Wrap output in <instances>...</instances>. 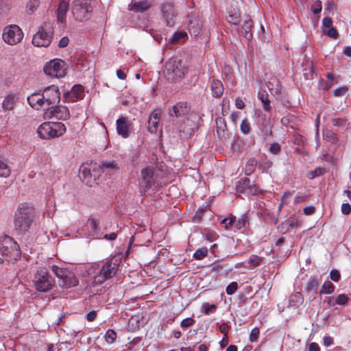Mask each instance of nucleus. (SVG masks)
Segmentation results:
<instances>
[{
    "mask_svg": "<svg viewBox=\"0 0 351 351\" xmlns=\"http://www.w3.org/2000/svg\"><path fill=\"white\" fill-rule=\"evenodd\" d=\"M34 210L26 204H21L14 214V230L23 234L29 229L34 221Z\"/></svg>",
    "mask_w": 351,
    "mask_h": 351,
    "instance_id": "nucleus-1",
    "label": "nucleus"
},
{
    "mask_svg": "<svg viewBox=\"0 0 351 351\" xmlns=\"http://www.w3.org/2000/svg\"><path fill=\"white\" fill-rule=\"evenodd\" d=\"M187 73V67L178 57H172L165 64L164 73L168 80L177 82L182 80Z\"/></svg>",
    "mask_w": 351,
    "mask_h": 351,
    "instance_id": "nucleus-2",
    "label": "nucleus"
},
{
    "mask_svg": "<svg viewBox=\"0 0 351 351\" xmlns=\"http://www.w3.org/2000/svg\"><path fill=\"white\" fill-rule=\"evenodd\" d=\"M51 270L57 277L60 287L69 289L78 285V279L72 270L66 267H60L57 265H53Z\"/></svg>",
    "mask_w": 351,
    "mask_h": 351,
    "instance_id": "nucleus-3",
    "label": "nucleus"
},
{
    "mask_svg": "<svg viewBox=\"0 0 351 351\" xmlns=\"http://www.w3.org/2000/svg\"><path fill=\"white\" fill-rule=\"evenodd\" d=\"M65 132L66 127L61 122H45L37 130L39 136L43 139L58 137Z\"/></svg>",
    "mask_w": 351,
    "mask_h": 351,
    "instance_id": "nucleus-4",
    "label": "nucleus"
},
{
    "mask_svg": "<svg viewBox=\"0 0 351 351\" xmlns=\"http://www.w3.org/2000/svg\"><path fill=\"white\" fill-rule=\"evenodd\" d=\"M120 265L118 258H110L103 263L99 273L95 276L94 282L101 284L112 278L117 274Z\"/></svg>",
    "mask_w": 351,
    "mask_h": 351,
    "instance_id": "nucleus-5",
    "label": "nucleus"
},
{
    "mask_svg": "<svg viewBox=\"0 0 351 351\" xmlns=\"http://www.w3.org/2000/svg\"><path fill=\"white\" fill-rule=\"evenodd\" d=\"M32 282L35 289L40 292H47L54 285V280L49 275L47 269L41 267L34 274Z\"/></svg>",
    "mask_w": 351,
    "mask_h": 351,
    "instance_id": "nucleus-6",
    "label": "nucleus"
},
{
    "mask_svg": "<svg viewBox=\"0 0 351 351\" xmlns=\"http://www.w3.org/2000/svg\"><path fill=\"white\" fill-rule=\"evenodd\" d=\"M72 14L76 21H85L90 19L93 12L90 0H73Z\"/></svg>",
    "mask_w": 351,
    "mask_h": 351,
    "instance_id": "nucleus-7",
    "label": "nucleus"
},
{
    "mask_svg": "<svg viewBox=\"0 0 351 351\" xmlns=\"http://www.w3.org/2000/svg\"><path fill=\"white\" fill-rule=\"evenodd\" d=\"M0 253L3 256L14 259L20 256L18 244L8 236L0 239Z\"/></svg>",
    "mask_w": 351,
    "mask_h": 351,
    "instance_id": "nucleus-8",
    "label": "nucleus"
},
{
    "mask_svg": "<svg viewBox=\"0 0 351 351\" xmlns=\"http://www.w3.org/2000/svg\"><path fill=\"white\" fill-rule=\"evenodd\" d=\"M23 37L21 29L16 25H10L4 27L2 38L5 43L14 45L20 43Z\"/></svg>",
    "mask_w": 351,
    "mask_h": 351,
    "instance_id": "nucleus-9",
    "label": "nucleus"
},
{
    "mask_svg": "<svg viewBox=\"0 0 351 351\" xmlns=\"http://www.w3.org/2000/svg\"><path fill=\"white\" fill-rule=\"evenodd\" d=\"M53 30L47 25L40 28L32 38V44L36 47H48L51 41Z\"/></svg>",
    "mask_w": 351,
    "mask_h": 351,
    "instance_id": "nucleus-10",
    "label": "nucleus"
},
{
    "mask_svg": "<svg viewBox=\"0 0 351 351\" xmlns=\"http://www.w3.org/2000/svg\"><path fill=\"white\" fill-rule=\"evenodd\" d=\"M44 73L53 77H62L65 75L64 62L54 59L47 62L43 68Z\"/></svg>",
    "mask_w": 351,
    "mask_h": 351,
    "instance_id": "nucleus-11",
    "label": "nucleus"
},
{
    "mask_svg": "<svg viewBox=\"0 0 351 351\" xmlns=\"http://www.w3.org/2000/svg\"><path fill=\"white\" fill-rule=\"evenodd\" d=\"M160 10L167 26L173 27L176 23V16L173 1H165L160 5Z\"/></svg>",
    "mask_w": 351,
    "mask_h": 351,
    "instance_id": "nucleus-12",
    "label": "nucleus"
},
{
    "mask_svg": "<svg viewBox=\"0 0 351 351\" xmlns=\"http://www.w3.org/2000/svg\"><path fill=\"white\" fill-rule=\"evenodd\" d=\"M186 23L191 35L196 36L200 34L203 25L197 12H192L190 14H188Z\"/></svg>",
    "mask_w": 351,
    "mask_h": 351,
    "instance_id": "nucleus-13",
    "label": "nucleus"
},
{
    "mask_svg": "<svg viewBox=\"0 0 351 351\" xmlns=\"http://www.w3.org/2000/svg\"><path fill=\"white\" fill-rule=\"evenodd\" d=\"M43 98H44L45 103L47 104V106L59 103L60 100V93L58 87L55 85H51L45 88L43 92Z\"/></svg>",
    "mask_w": 351,
    "mask_h": 351,
    "instance_id": "nucleus-14",
    "label": "nucleus"
},
{
    "mask_svg": "<svg viewBox=\"0 0 351 351\" xmlns=\"http://www.w3.org/2000/svg\"><path fill=\"white\" fill-rule=\"evenodd\" d=\"M155 183L154 179V169L151 167H147L141 170V181L140 185L142 191L145 193Z\"/></svg>",
    "mask_w": 351,
    "mask_h": 351,
    "instance_id": "nucleus-15",
    "label": "nucleus"
},
{
    "mask_svg": "<svg viewBox=\"0 0 351 351\" xmlns=\"http://www.w3.org/2000/svg\"><path fill=\"white\" fill-rule=\"evenodd\" d=\"M84 96V88L80 84L74 85L71 90L66 91L63 94V101L64 102H75L82 99Z\"/></svg>",
    "mask_w": 351,
    "mask_h": 351,
    "instance_id": "nucleus-16",
    "label": "nucleus"
},
{
    "mask_svg": "<svg viewBox=\"0 0 351 351\" xmlns=\"http://www.w3.org/2000/svg\"><path fill=\"white\" fill-rule=\"evenodd\" d=\"M99 177L97 175V171L93 169V171L87 167H83L80 170V178L83 182H85L87 185L92 186L93 183L96 181L97 178Z\"/></svg>",
    "mask_w": 351,
    "mask_h": 351,
    "instance_id": "nucleus-17",
    "label": "nucleus"
},
{
    "mask_svg": "<svg viewBox=\"0 0 351 351\" xmlns=\"http://www.w3.org/2000/svg\"><path fill=\"white\" fill-rule=\"evenodd\" d=\"M117 133L123 138H128L130 133L131 124L125 117H121L116 121Z\"/></svg>",
    "mask_w": 351,
    "mask_h": 351,
    "instance_id": "nucleus-18",
    "label": "nucleus"
},
{
    "mask_svg": "<svg viewBox=\"0 0 351 351\" xmlns=\"http://www.w3.org/2000/svg\"><path fill=\"white\" fill-rule=\"evenodd\" d=\"M188 111L189 108L186 102L180 101L169 109V112L171 117L175 116L176 118H179L185 115Z\"/></svg>",
    "mask_w": 351,
    "mask_h": 351,
    "instance_id": "nucleus-19",
    "label": "nucleus"
},
{
    "mask_svg": "<svg viewBox=\"0 0 351 351\" xmlns=\"http://www.w3.org/2000/svg\"><path fill=\"white\" fill-rule=\"evenodd\" d=\"M50 114L52 117L58 119L66 120L70 117V112L69 109L66 107L59 106H52L51 108Z\"/></svg>",
    "mask_w": 351,
    "mask_h": 351,
    "instance_id": "nucleus-20",
    "label": "nucleus"
},
{
    "mask_svg": "<svg viewBox=\"0 0 351 351\" xmlns=\"http://www.w3.org/2000/svg\"><path fill=\"white\" fill-rule=\"evenodd\" d=\"M246 190H249L250 193L255 195L258 193V189L255 185L250 184V180L249 178H245L239 180L237 185V191L240 192H245Z\"/></svg>",
    "mask_w": 351,
    "mask_h": 351,
    "instance_id": "nucleus-21",
    "label": "nucleus"
},
{
    "mask_svg": "<svg viewBox=\"0 0 351 351\" xmlns=\"http://www.w3.org/2000/svg\"><path fill=\"white\" fill-rule=\"evenodd\" d=\"M69 8V3L65 0H61L56 10L58 22L64 23L66 21V14Z\"/></svg>",
    "mask_w": 351,
    "mask_h": 351,
    "instance_id": "nucleus-22",
    "label": "nucleus"
},
{
    "mask_svg": "<svg viewBox=\"0 0 351 351\" xmlns=\"http://www.w3.org/2000/svg\"><path fill=\"white\" fill-rule=\"evenodd\" d=\"M266 85L272 95L278 96L281 95L282 86L276 77H271L266 83Z\"/></svg>",
    "mask_w": 351,
    "mask_h": 351,
    "instance_id": "nucleus-23",
    "label": "nucleus"
},
{
    "mask_svg": "<svg viewBox=\"0 0 351 351\" xmlns=\"http://www.w3.org/2000/svg\"><path fill=\"white\" fill-rule=\"evenodd\" d=\"M28 104L34 108L39 109L44 106L45 100L43 98V93L40 95L38 93H34L27 97Z\"/></svg>",
    "mask_w": 351,
    "mask_h": 351,
    "instance_id": "nucleus-24",
    "label": "nucleus"
},
{
    "mask_svg": "<svg viewBox=\"0 0 351 351\" xmlns=\"http://www.w3.org/2000/svg\"><path fill=\"white\" fill-rule=\"evenodd\" d=\"M217 133L221 138L226 137L227 135V125L225 119L223 117H217L215 120Z\"/></svg>",
    "mask_w": 351,
    "mask_h": 351,
    "instance_id": "nucleus-25",
    "label": "nucleus"
},
{
    "mask_svg": "<svg viewBox=\"0 0 351 351\" xmlns=\"http://www.w3.org/2000/svg\"><path fill=\"white\" fill-rule=\"evenodd\" d=\"M211 90L213 97H220L224 90L222 82L218 80H214L211 83Z\"/></svg>",
    "mask_w": 351,
    "mask_h": 351,
    "instance_id": "nucleus-26",
    "label": "nucleus"
},
{
    "mask_svg": "<svg viewBox=\"0 0 351 351\" xmlns=\"http://www.w3.org/2000/svg\"><path fill=\"white\" fill-rule=\"evenodd\" d=\"M151 5L152 3L149 1L147 0L141 1L134 3L130 8V10L136 12H143L148 10Z\"/></svg>",
    "mask_w": 351,
    "mask_h": 351,
    "instance_id": "nucleus-27",
    "label": "nucleus"
},
{
    "mask_svg": "<svg viewBox=\"0 0 351 351\" xmlns=\"http://www.w3.org/2000/svg\"><path fill=\"white\" fill-rule=\"evenodd\" d=\"M16 102L15 95L14 94H10L7 95L2 103V108L4 111H10L14 108Z\"/></svg>",
    "mask_w": 351,
    "mask_h": 351,
    "instance_id": "nucleus-28",
    "label": "nucleus"
},
{
    "mask_svg": "<svg viewBox=\"0 0 351 351\" xmlns=\"http://www.w3.org/2000/svg\"><path fill=\"white\" fill-rule=\"evenodd\" d=\"M252 27H253V22L250 19L245 20L242 26V32H243L245 38L248 40H250V39L252 38Z\"/></svg>",
    "mask_w": 351,
    "mask_h": 351,
    "instance_id": "nucleus-29",
    "label": "nucleus"
},
{
    "mask_svg": "<svg viewBox=\"0 0 351 351\" xmlns=\"http://www.w3.org/2000/svg\"><path fill=\"white\" fill-rule=\"evenodd\" d=\"M88 223L90 227V231L89 232V236L92 237H99V221L96 218H90L88 220Z\"/></svg>",
    "mask_w": 351,
    "mask_h": 351,
    "instance_id": "nucleus-30",
    "label": "nucleus"
},
{
    "mask_svg": "<svg viewBox=\"0 0 351 351\" xmlns=\"http://www.w3.org/2000/svg\"><path fill=\"white\" fill-rule=\"evenodd\" d=\"M100 169L102 171V172L108 171L109 173L117 170L119 169L117 166V163L112 160V161H103L101 165L99 166Z\"/></svg>",
    "mask_w": 351,
    "mask_h": 351,
    "instance_id": "nucleus-31",
    "label": "nucleus"
},
{
    "mask_svg": "<svg viewBox=\"0 0 351 351\" xmlns=\"http://www.w3.org/2000/svg\"><path fill=\"white\" fill-rule=\"evenodd\" d=\"M258 98L263 104V108L265 111L269 112L271 110L270 100L266 91L258 93Z\"/></svg>",
    "mask_w": 351,
    "mask_h": 351,
    "instance_id": "nucleus-32",
    "label": "nucleus"
},
{
    "mask_svg": "<svg viewBox=\"0 0 351 351\" xmlns=\"http://www.w3.org/2000/svg\"><path fill=\"white\" fill-rule=\"evenodd\" d=\"M303 302L302 295L298 292L291 295L289 298V306L293 308L299 306Z\"/></svg>",
    "mask_w": 351,
    "mask_h": 351,
    "instance_id": "nucleus-33",
    "label": "nucleus"
},
{
    "mask_svg": "<svg viewBox=\"0 0 351 351\" xmlns=\"http://www.w3.org/2000/svg\"><path fill=\"white\" fill-rule=\"evenodd\" d=\"M11 169L5 160L0 157V177L7 178L10 175Z\"/></svg>",
    "mask_w": 351,
    "mask_h": 351,
    "instance_id": "nucleus-34",
    "label": "nucleus"
},
{
    "mask_svg": "<svg viewBox=\"0 0 351 351\" xmlns=\"http://www.w3.org/2000/svg\"><path fill=\"white\" fill-rule=\"evenodd\" d=\"M247 222V216L246 214L242 215V216L238 219H237L236 217L234 216V229L241 230V228L245 227Z\"/></svg>",
    "mask_w": 351,
    "mask_h": 351,
    "instance_id": "nucleus-35",
    "label": "nucleus"
},
{
    "mask_svg": "<svg viewBox=\"0 0 351 351\" xmlns=\"http://www.w3.org/2000/svg\"><path fill=\"white\" fill-rule=\"evenodd\" d=\"M256 165L257 162L255 158L249 159L245 167V173L247 176L251 175L255 171Z\"/></svg>",
    "mask_w": 351,
    "mask_h": 351,
    "instance_id": "nucleus-36",
    "label": "nucleus"
},
{
    "mask_svg": "<svg viewBox=\"0 0 351 351\" xmlns=\"http://www.w3.org/2000/svg\"><path fill=\"white\" fill-rule=\"evenodd\" d=\"M319 282L315 278H310L306 284V289L308 292L317 293Z\"/></svg>",
    "mask_w": 351,
    "mask_h": 351,
    "instance_id": "nucleus-37",
    "label": "nucleus"
},
{
    "mask_svg": "<svg viewBox=\"0 0 351 351\" xmlns=\"http://www.w3.org/2000/svg\"><path fill=\"white\" fill-rule=\"evenodd\" d=\"M335 291V285L330 281H326L322 285L319 294H330Z\"/></svg>",
    "mask_w": 351,
    "mask_h": 351,
    "instance_id": "nucleus-38",
    "label": "nucleus"
},
{
    "mask_svg": "<svg viewBox=\"0 0 351 351\" xmlns=\"http://www.w3.org/2000/svg\"><path fill=\"white\" fill-rule=\"evenodd\" d=\"M234 216L230 215L228 217L223 219L221 221V223L223 225L226 230H232L234 229Z\"/></svg>",
    "mask_w": 351,
    "mask_h": 351,
    "instance_id": "nucleus-39",
    "label": "nucleus"
},
{
    "mask_svg": "<svg viewBox=\"0 0 351 351\" xmlns=\"http://www.w3.org/2000/svg\"><path fill=\"white\" fill-rule=\"evenodd\" d=\"M262 261V258L260 256H258L256 255H252L249 260L247 261V263L250 265L249 266H247L249 269H254L256 267H258L261 265V263Z\"/></svg>",
    "mask_w": 351,
    "mask_h": 351,
    "instance_id": "nucleus-40",
    "label": "nucleus"
},
{
    "mask_svg": "<svg viewBox=\"0 0 351 351\" xmlns=\"http://www.w3.org/2000/svg\"><path fill=\"white\" fill-rule=\"evenodd\" d=\"M40 1L38 0H30L27 3L26 8L29 14H33L39 6Z\"/></svg>",
    "mask_w": 351,
    "mask_h": 351,
    "instance_id": "nucleus-41",
    "label": "nucleus"
},
{
    "mask_svg": "<svg viewBox=\"0 0 351 351\" xmlns=\"http://www.w3.org/2000/svg\"><path fill=\"white\" fill-rule=\"evenodd\" d=\"M207 255H208V249H207V247H204L197 249L195 252V253L193 254V257L196 260H202L206 256H207Z\"/></svg>",
    "mask_w": 351,
    "mask_h": 351,
    "instance_id": "nucleus-42",
    "label": "nucleus"
},
{
    "mask_svg": "<svg viewBox=\"0 0 351 351\" xmlns=\"http://www.w3.org/2000/svg\"><path fill=\"white\" fill-rule=\"evenodd\" d=\"M324 136L326 140L330 142L331 143H337L338 141L337 134L331 130H326L324 133Z\"/></svg>",
    "mask_w": 351,
    "mask_h": 351,
    "instance_id": "nucleus-43",
    "label": "nucleus"
},
{
    "mask_svg": "<svg viewBox=\"0 0 351 351\" xmlns=\"http://www.w3.org/2000/svg\"><path fill=\"white\" fill-rule=\"evenodd\" d=\"M105 340L108 343H112L117 339V333L114 330L108 329L105 335Z\"/></svg>",
    "mask_w": 351,
    "mask_h": 351,
    "instance_id": "nucleus-44",
    "label": "nucleus"
},
{
    "mask_svg": "<svg viewBox=\"0 0 351 351\" xmlns=\"http://www.w3.org/2000/svg\"><path fill=\"white\" fill-rule=\"evenodd\" d=\"M332 123L334 126L341 128H347L348 125L347 120L343 118H334L332 119Z\"/></svg>",
    "mask_w": 351,
    "mask_h": 351,
    "instance_id": "nucleus-45",
    "label": "nucleus"
},
{
    "mask_svg": "<svg viewBox=\"0 0 351 351\" xmlns=\"http://www.w3.org/2000/svg\"><path fill=\"white\" fill-rule=\"evenodd\" d=\"M349 300V298L346 294H339L337 296L335 302L332 304V306L335 304L345 305Z\"/></svg>",
    "mask_w": 351,
    "mask_h": 351,
    "instance_id": "nucleus-46",
    "label": "nucleus"
},
{
    "mask_svg": "<svg viewBox=\"0 0 351 351\" xmlns=\"http://www.w3.org/2000/svg\"><path fill=\"white\" fill-rule=\"evenodd\" d=\"M306 67H308V69H304V76L306 80H309L313 77L314 73V69L312 62H311L309 64H306Z\"/></svg>",
    "mask_w": 351,
    "mask_h": 351,
    "instance_id": "nucleus-47",
    "label": "nucleus"
},
{
    "mask_svg": "<svg viewBox=\"0 0 351 351\" xmlns=\"http://www.w3.org/2000/svg\"><path fill=\"white\" fill-rule=\"evenodd\" d=\"M186 36V33L184 32H175L170 38V43L173 45H176L178 41L184 38Z\"/></svg>",
    "mask_w": 351,
    "mask_h": 351,
    "instance_id": "nucleus-48",
    "label": "nucleus"
},
{
    "mask_svg": "<svg viewBox=\"0 0 351 351\" xmlns=\"http://www.w3.org/2000/svg\"><path fill=\"white\" fill-rule=\"evenodd\" d=\"M202 307L204 313L206 315L214 313L217 309V306L215 304H210L207 302L204 303Z\"/></svg>",
    "mask_w": 351,
    "mask_h": 351,
    "instance_id": "nucleus-49",
    "label": "nucleus"
},
{
    "mask_svg": "<svg viewBox=\"0 0 351 351\" xmlns=\"http://www.w3.org/2000/svg\"><path fill=\"white\" fill-rule=\"evenodd\" d=\"M158 120L152 119L149 118V120L148 121V130L152 133H155L157 131L158 126Z\"/></svg>",
    "mask_w": 351,
    "mask_h": 351,
    "instance_id": "nucleus-50",
    "label": "nucleus"
},
{
    "mask_svg": "<svg viewBox=\"0 0 351 351\" xmlns=\"http://www.w3.org/2000/svg\"><path fill=\"white\" fill-rule=\"evenodd\" d=\"M324 34L333 39L337 38L338 36H339L337 29L333 26L332 27L328 29L327 30H325Z\"/></svg>",
    "mask_w": 351,
    "mask_h": 351,
    "instance_id": "nucleus-51",
    "label": "nucleus"
},
{
    "mask_svg": "<svg viewBox=\"0 0 351 351\" xmlns=\"http://www.w3.org/2000/svg\"><path fill=\"white\" fill-rule=\"evenodd\" d=\"M238 289V284L237 282H232L230 284H229L226 289V292L228 295H232L234 294Z\"/></svg>",
    "mask_w": 351,
    "mask_h": 351,
    "instance_id": "nucleus-52",
    "label": "nucleus"
},
{
    "mask_svg": "<svg viewBox=\"0 0 351 351\" xmlns=\"http://www.w3.org/2000/svg\"><path fill=\"white\" fill-rule=\"evenodd\" d=\"M10 10V5L5 0H0V14L4 15L7 14Z\"/></svg>",
    "mask_w": 351,
    "mask_h": 351,
    "instance_id": "nucleus-53",
    "label": "nucleus"
},
{
    "mask_svg": "<svg viewBox=\"0 0 351 351\" xmlns=\"http://www.w3.org/2000/svg\"><path fill=\"white\" fill-rule=\"evenodd\" d=\"M332 27V20L330 17H324L322 20L323 32Z\"/></svg>",
    "mask_w": 351,
    "mask_h": 351,
    "instance_id": "nucleus-54",
    "label": "nucleus"
},
{
    "mask_svg": "<svg viewBox=\"0 0 351 351\" xmlns=\"http://www.w3.org/2000/svg\"><path fill=\"white\" fill-rule=\"evenodd\" d=\"M348 91V88L346 86L339 87L334 90V95L336 97H341L346 95Z\"/></svg>",
    "mask_w": 351,
    "mask_h": 351,
    "instance_id": "nucleus-55",
    "label": "nucleus"
},
{
    "mask_svg": "<svg viewBox=\"0 0 351 351\" xmlns=\"http://www.w3.org/2000/svg\"><path fill=\"white\" fill-rule=\"evenodd\" d=\"M228 23L237 25L240 22V17L236 13L229 14L227 17Z\"/></svg>",
    "mask_w": 351,
    "mask_h": 351,
    "instance_id": "nucleus-56",
    "label": "nucleus"
},
{
    "mask_svg": "<svg viewBox=\"0 0 351 351\" xmlns=\"http://www.w3.org/2000/svg\"><path fill=\"white\" fill-rule=\"evenodd\" d=\"M241 131L244 134H247L250 131V126L247 119L242 121L241 124Z\"/></svg>",
    "mask_w": 351,
    "mask_h": 351,
    "instance_id": "nucleus-57",
    "label": "nucleus"
},
{
    "mask_svg": "<svg viewBox=\"0 0 351 351\" xmlns=\"http://www.w3.org/2000/svg\"><path fill=\"white\" fill-rule=\"evenodd\" d=\"M280 151H281V146L279 143H274L271 144L270 147H269L270 153H271L272 154L277 155V154H280Z\"/></svg>",
    "mask_w": 351,
    "mask_h": 351,
    "instance_id": "nucleus-58",
    "label": "nucleus"
},
{
    "mask_svg": "<svg viewBox=\"0 0 351 351\" xmlns=\"http://www.w3.org/2000/svg\"><path fill=\"white\" fill-rule=\"evenodd\" d=\"M259 334H260L259 329L257 327L254 328L251 330V332H250V341L251 342L256 341L258 338V337H259Z\"/></svg>",
    "mask_w": 351,
    "mask_h": 351,
    "instance_id": "nucleus-59",
    "label": "nucleus"
},
{
    "mask_svg": "<svg viewBox=\"0 0 351 351\" xmlns=\"http://www.w3.org/2000/svg\"><path fill=\"white\" fill-rule=\"evenodd\" d=\"M311 10L315 14H317L322 11V2L319 0L316 1L313 5H312Z\"/></svg>",
    "mask_w": 351,
    "mask_h": 351,
    "instance_id": "nucleus-60",
    "label": "nucleus"
},
{
    "mask_svg": "<svg viewBox=\"0 0 351 351\" xmlns=\"http://www.w3.org/2000/svg\"><path fill=\"white\" fill-rule=\"evenodd\" d=\"M194 323H195V320L193 318L187 317V318L184 319L181 322L180 326L182 328H187V327H189V326L193 325Z\"/></svg>",
    "mask_w": 351,
    "mask_h": 351,
    "instance_id": "nucleus-61",
    "label": "nucleus"
},
{
    "mask_svg": "<svg viewBox=\"0 0 351 351\" xmlns=\"http://www.w3.org/2000/svg\"><path fill=\"white\" fill-rule=\"evenodd\" d=\"M330 279L335 282H338L340 280L341 275L338 270L332 269L330 273Z\"/></svg>",
    "mask_w": 351,
    "mask_h": 351,
    "instance_id": "nucleus-62",
    "label": "nucleus"
},
{
    "mask_svg": "<svg viewBox=\"0 0 351 351\" xmlns=\"http://www.w3.org/2000/svg\"><path fill=\"white\" fill-rule=\"evenodd\" d=\"M341 212L344 215H348L351 212V206L348 203H343L341 205Z\"/></svg>",
    "mask_w": 351,
    "mask_h": 351,
    "instance_id": "nucleus-63",
    "label": "nucleus"
},
{
    "mask_svg": "<svg viewBox=\"0 0 351 351\" xmlns=\"http://www.w3.org/2000/svg\"><path fill=\"white\" fill-rule=\"evenodd\" d=\"M230 326L226 324L223 323L219 326V330L221 333L223 334L224 336L228 337V332L229 330Z\"/></svg>",
    "mask_w": 351,
    "mask_h": 351,
    "instance_id": "nucleus-64",
    "label": "nucleus"
}]
</instances>
